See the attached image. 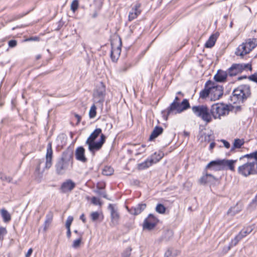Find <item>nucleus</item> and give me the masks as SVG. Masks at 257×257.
<instances>
[{
    "label": "nucleus",
    "mask_w": 257,
    "mask_h": 257,
    "mask_svg": "<svg viewBox=\"0 0 257 257\" xmlns=\"http://www.w3.org/2000/svg\"><path fill=\"white\" fill-rule=\"evenodd\" d=\"M73 166V151L68 148L62 153L57 160L55 165V171L57 175H62L67 171L71 170Z\"/></svg>",
    "instance_id": "nucleus-1"
},
{
    "label": "nucleus",
    "mask_w": 257,
    "mask_h": 257,
    "mask_svg": "<svg viewBox=\"0 0 257 257\" xmlns=\"http://www.w3.org/2000/svg\"><path fill=\"white\" fill-rule=\"evenodd\" d=\"M250 86L248 85H241L235 88L231 96L234 103L243 102L250 95Z\"/></svg>",
    "instance_id": "nucleus-2"
},
{
    "label": "nucleus",
    "mask_w": 257,
    "mask_h": 257,
    "mask_svg": "<svg viewBox=\"0 0 257 257\" xmlns=\"http://www.w3.org/2000/svg\"><path fill=\"white\" fill-rule=\"evenodd\" d=\"M192 110L195 116L200 118L207 123L212 121L210 109L206 105H195Z\"/></svg>",
    "instance_id": "nucleus-3"
},
{
    "label": "nucleus",
    "mask_w": 257,
    "mask_h": 257,
    "mask_svg": "<svg viewBox=\"0 0 257 257\" xmlns=\"http://www.w3.org/2000/svg\"><path fill=\"white\" fill-rule=\"evenodd\" d=\"M53 150L51 143H49L47 147V153L46 154V162L44 164V161L39 160L38 164L36 167V172L40 174H42L45 169H49L52 165Z\"/></svg>",
    "instance_id": "nucleus-4"
},
{
    "label": "nucleus",
    "mask_w": 257,
    "mask_h": 257,
    "mask_svg": "<svg viewBox=\"0 0 257 257\" xmlns=\"http://www.w3.org/2000/svg\"><path fill=\"white\" fill-rule=\"evenodd\" d=\"M257 46V39L255 38L248 39L242 43L236 49L235 54L236 56L243 57L248 54Z\"/></svg>",
    "instance_id": "nucleus-5"
},
{
    "label": "nucleus",
    "mask_w": 257,
    "mask_h": 257,
    "mask_svg": "<svg viewBox=\"0 0 257 257\" xmlns=\"http://www.w3.org/2000/svg\"><path fill=\"white\" fill-rule=\"evenodd\" d=\"M211 118L220 119L221 116H225L229 112V106L223 103L213 104L211 107Z\"/></svg>",
    "instance_id": "nucleus-6"
},
{
    "label": "nucleus",
    "mask_w": 257,
    "mask_h": 257,
    "mask_svg": "<svg viewBox=\"0 0 257 257\" xmlns=\"http://www.w3.org/2000/svg\"><path fill=\"white\" fill-rule=\"evenodd\" d=\"M237 171L239 174L245 177L257 174V163L247 161L246 163L238 168Z\"/></svg>",
    "instance_id": "nucleus-7"
},
{
    "label": "nucleus",
    "mask_w": 257,
    "mask_h": 257,
    "mask_svg": "<svg viewBox=\"0 0 257 257\" xmlns=\"http://www.w3.org/2000/svg\"><path fill=\"white\" fill-rule=\"evenodd\" d=\"M251 70V64H233L228 69V74L230 76H235L237 74L241 73L244 70Z\"/></svg>",
    "instance_id": "nucleus-8"
},
{
    "label": "nucleus",
    "mask_w": 257,
    "mask_h": 257,
    "mask_svg": "<svg viewBox=\"0 0 257 257\" xmlns=\"http://www.w3.org/2000/svg\"><path fill=\"white\" fill-rule=\"evenodd\" d=\"M106 137L103 134H101L100 138L98 142H90L86 141V144L88 146L89 151L94 155L95 153L99 151L102 147L105 141Z\"/></svg>",
    "instance_id": "nucleus-9"
},
{
    "label": "nucleus",
    "mask_w": 257,
    "mask_h": 257,
    "mask_svg": "<svg viewBox=\"0 0 257 257\" xmlns=\"http://www.w3.org/2000/svg\"><path fill=\"white\" fill-rule=\"evenodd\" d=\"M105 95V87L103 83L101 82L97 87L93 95L95 101L98 103H102L104 100Z\"/></svg>",
    "instance_id": "nucleus-10"
},
{
    "label": "nucleus",
    "mask_w": 257,
    "mask_h": 257,
    "mask_svg": "<svg viewBox=\"0 0 257 257\" xmlns=\"http://www.w3.org/2000/svg\"><path fill=\"white\" fill-rule=\"evenodd\" d=\"M182 112L180 103L178 102H173L170 106L165 110L162 111L163 115H166V119L170 114H176Z\"/></svg>",
    "instance_id": "nucleus-11"
},
{
    "label": "nucleus",
    "mask_w": 257,
    "mask_h": 257,
    "mask_svg": "<svg viewBox=\"0 0 257 257\" xmlns=\"http://www.w3.org/2000/svg\"><path fill=\"white\" fill-rule=\"evenodd\" d=\"M159 221L158 219L153 214H150L146 218L143 223L144 229L152 230L153 229Z\"/></svg>",
    "instance_id": "nucleus-12"
},
{
    "label": "nucleus",
    "mask_w": 257,
    "mask_h": 257,
    "mask_svg": "<svg viewBox=\"0 0 257 257\" xmlns=\"http://www.w3.org/2000/svg\"><path fill=\"white\" fill-rule=\"evenodd\" d=\"M146 208L145 203H140L136 206L132 207L130 208L126 207L128 212L133 215H137L140 214Z\"/></svg>",
    "instance_id": "nucleus-13"
},
{
    "label": "nucleus",
    "mask_w": 257,
    "mask_h": 257,
    "mask_svg": "<svg viewBox=\"0 0 257 257\" xmlns=\"http://www.w3.org/2000/svg\"><path fill=\"white\" fill-rule=\"evenodd\" d=\"M76 159L83 163L87 161V159L85 156V149L83 147H79L75 150V153Z\"/></svg>",
    "instance_id": "nucleus-14"
},
{
    "label": "nucleus",
    "mask_w": 257,
    "mask_h": 257,
    "mask_svg": "<svg viewBox=\"0 0 257 257\" xmlns=\"http://www.w3.org/2000/svg\"><path fill=\"white\" fill-rule=\"evenodd\" d=\"M75 186V184L71 180H67L64 182L60 187V191L63 193L70 192Z\"/></svg>",
    "instance_id": "nucleus-15"
},
{
    "label": "nucleus",
    "mask_w": 257,
    "mask_h": 257,
    "mask_svg": "<svg viewBox=\"0 0 257 257\" xmlns=\"http://www.w3.org/2000/svg\"><path fill=\"white\" fill-rule=\"evenodd\" d=\"M108 208L110 211L111 222L113 224H116L119 218L117 209L115 207L114 205L112 204H109Z\"/></svg>",
    "instance_id": "nucleus-16"
},
{
    "label": "nucleus",
    "mask_w": 257,
    "mask_h": 257,
    "mask_svg": "<svg viewBox=\"0 0 257 257\" xmlns=\"http://www.w3.org/2000/svg\"><path fill=\"white\" fill-rule=\"evenodd\" d=\"M211 94H213V99H218L221 97L223 94V88L221 86L216 85L215 86L213 82L212 86L211 88Z\"/></svg>",
    "instance_id": "nucleus-17"
},
{
    "label": "nucleus",
    "mask_w": 257,
    "mask_h": 257,
    "mask_svg": "<svg viewBox=\"0 0 257 257\" xmlns=\"http://www.w3.org/2000/svg\"><path fill=\"white\" fill-rule=\"evenodd\" d=\"M212 84L213 82L210 80H208L206 82L205 88L200 92V98L202 99L206 98L209 96L210 93L211 94V88Z\"/></svg>",
    "instance_id": "nucleus-18"
},
{
    "label": "nucleus",
    "mask_w": 257,
    "mask_h": 257,
    "mask_svg": "<svg viewBox=\"0 0 257 257\" xmlns=\"http://www.w3.org/2000/svg\"><path fill=\"white\" fill-rule=\"evenodd\" d=\"M141 4L137 3L132 8L131 11L129 13L128 20L132 21L137 18V17L140 15L141 11L140 10Z\"/></svg>",
    "instance_id": "nucleus-19"
},
{
    "label": "nucleus",
    "mask_w": 257,
    "mask_h": 257,
    "mask_svg": "<svg viewBox=\"0 0 257 257\" xmlns=\"http://www.w3.org/2000/svg\"><path fill=\"white\" fill-rule=\"evenodd\" d=\"M206 169L215 171L223 170L222 160H218L210 162L206 167Z\"/></svg>",
    "instance_id": "nucleus-20"
},
{
    "label": "nucleus",
    "mask_w": 257,
    "mask_h": 257,
    "mask_svg": "<svg viewBox=\"0 0 257 257\" xmlns=\"http://www.w3.org/2000/svg\"><path fill=\"white\" fill-rule=\"evenodd\" d=\"M236 162V160H222L223 170L228 169L231 171H234V164Z\"/></svg>",
    "instance_id": "nucleus-21"
},
{
    "label": "nucleus",
    "mask_w": 257,
    "mask_h": 257,
    "mask_svg": "<svg viewBox=\"0 0 257 257\" xmlns=\"http://www.w3.org/2000/svg\"><path fill=\"white\" fill-rule=\"evenodd\" d=\"M120 52L121 49L120 46L114 47L112 46L110 57L113 62H116L120 54Z\"/></svg>",
    "instance_id": "nucleus-22"
},
{
    "label": "nucleus",
    "mask_w": 257,
    "mask_h": 257,
    "mask_svg": "<svg viewBox=\"0 0 257 257\" xmlns=\"http://www.w3.org/2000/svg\"><path fill=\"white\" fill-rule=\"evenodd\" d=\"M228 72L222 70H218L214 75V79L217 82H222L224 81L227 76Z\"/></svg>",
    "instance_id": "nucleus-23"
},
{
    "label": "nucleus",
    "mask_w": 257,
    "mask_h": 257,
    "mask_svg": "<svg viewBox=\"0 0 257 257\" xmlns=\"http://www.w3.org/2000/svg\"><path fill=\"white\" fill-rule=\"evenodd\" d=\"M163 128L161 126H156L154 128L151 135L150 136L149 140L152 141L157 138L159 135L162 134Z\"/></svg>",
    "instance_id": "nucleus-24"
},
{
    "label": "nucleus",
    "mask_w": 257,
    "mask_h": 257,
    "mask_svg": "<svg viewBox=\"0 0 257 257\" xmlns=\"http://www.w3.org/2000/svg\"><path fill=\"white\" fill-rule=\"evenodd\" d=\"M244 158H246L247 161H251V162L257 163V151L240 157L239 160H241Z\"/></svg>",
    "instance_id": "nucleus-25"
},
{
    "label": "nucleus",
    "mask_w": 257,
    "mask_h": 257,
    "mask_svg": "<svg viewBox=\"0 0 257 257\" xmlns=\"http://www.w3.org/2000/svg\"><path fill=\"white\" fill-rule=\"evenodd\" d=\"M1 216L6 223H9L12 219L11 214L5 209H1Z\"/></svg>",
    "instance_id": "nucleus-26"
},
{
    "label": "nucleus",
    "mask_w": 257,
    "mask_h": 257,
    "mask_svg": "<svg viewBox=\"0 0 257 257\" xmlns=\"http://www.w3.org/2000/svg\"><path fill=\"white\" fill-rule=\"evenodd\" d=\"M132 147L133 148L132 150L130 151L132 152L135 151V155L136 156L143 153L145 151L146 145H142L141 146H140L139 145L134 144Z\"/></svg>",
    "instance_id": "nucleus-27"
},
{
    "label": "nucleus",
    "mask_w": 257,
    "mask_h": 257,
    "mask_svg": "<svg viewBox=\"0 0 257 257\" xmlns=\"http://www.w3.org/2000/svg\"><path fill=\"white\" fill-rule=\"evenodd\" d=\"M244 144L243 139H235L234 140L233 146L230 149V152H232L235 149H240Z\"/></svg>",
    "instance_id": "nucleus-28"
},
{
    "label": "nucleus",
    "mask_w": 257,
    "mask_h": 257,
    "mask_svg": "<svg viewBox=\"0 0 257 257\" xmlns=\"http://www.w3.org/2000/svg\"><path fill=\"white\" fill-rule=\"evenodd\" d=\"M153 164H154L153 160L151 158L150 159H147L144 162L139 164L138 165V168L140 170H144L149 168Z\"/></svg>",
    "instance_id": "nucleus-29"
},
{
    "label": "nucleus",
    "mask_w": 257,
    "mask_h": 257,
    "mask_svg": "<svg viewBox=\"0 0 257 257\" xmlns=\"http://www.w3.org/2000/svg\"><path fill=\"white\" fill-rule=\"evenodd\" d=\"M101 133V128H98L95 129L88 138L86 141H89L90 142L95 141V139Z\"/></svg>",
    "instance_id": "nucleus-30"
},
{
    "label": "nucleus",
    "mask_w": 257,
    "mask_h": 257,
    "mask_svg": "<svg viewBox=\"0 0 257 257\" xmlns=\"http://www.w3.org/2000/svg\"><path fill=\"white\" fill-rule=\"evenodd\" d=\"M242 238V235L238 233L233 239L231 240L228 247V250H229L232 247L235 246Z\"/></svg>",
    "instance_id": "nucleus-31"
},
{
    "label": "nucleus",
    "mask_w": 257,
    "mask_h": 257,
    "mask_svg": "<svg viewBox=\"0 0 257 257\" xmlns=\"http://www.w3.org/2000/svg\"><path fill=\"white\" fill-rule=\"evenodd\" d=\"M180 253L179 251L173 248H169L165 253V257H176Z\"/></svg>",
    "instance_id": "nucleus-32"
},
{
    "label": "nucleus",
    "mask_w": 257,
    "mask_h": 257,
    "mask_svg": "<svg viewBox=\"0 0 257 257\" xmlns=\"http://www.w3.org/2000/svg\"><path fill=\"white\" fill-rule=\"evenodd\" d=\"M164 153L163 152L159 151L158 152L155 153L151 157V159L153 160L154 163L158 162L163 157Z\"/></svg>",
    "instance_id": "nucleus-33"
},
{
    "label": "nucleus",
    "mask_w": 257,
    "mask_h": 257,
    "mask_svg": "<svg viewBox=\"0 0 257 257\" xmlns=\"http://www.w3.org/2000/svg\"><path fill=\"white\" fill-rule=\"evenodd\" d=\"M216 41V37L214 35H212L208 40L206 41L205 46L206 48H212L215 44Z\"/></svg>",
    "instance_id": "nucleus-34"
},
{
    "label": "nucleus",
    "mask_w": 257,
    "mask_h": 257,
    "mask_svg": "<svg viewBox=\"0 0 257 257\" xmlns=\"http://www.w3.org/2000/svg\"><path fill=\"white\" fill-rule=\"evenodd\" d=\"M53 219V215L51 213H49L46 215V219L44 223V230L46 231L48 226H49L50 224L52 222Z\"/></svg>",
    "instance_id": "nucleus-35"
},
{
    "label": "nucleus",
    "mask_w": 257,
    "mask_h": 257,
    "mask_svg": "<svg viewBox=\"0 0 257 257\" xmlns=\"http://www.w3.org/2000/svg\"><path fill=\"white\" fill-rule=\"evenodd\" d=\"M253 228L254 226H248L241 230L239 233L242 235V237H244L250 233L252 231Z\"/></svg>",
    "instance_id": "nucleus-36"
},
{
    "label": "nucleus",
    "mask_w": 257,
    "mask_h": 257,
    "mask_svg": "<svg viewBox=\"0 0 257 257\" xmlns=\"http://www.w3.org/2000/svg\"><path fill=\"white\" fill-rule=\"evenodd\" d=\"M113 169L110 166H105L102 170V174L105 176H109L113 173Z\"/></svg>",
    "instance_id": "nucleus-37"
},
{
    "label": "nucleus",
    "mask_w": 257,
    "mask_h": 257,
    "mask_svg": "<svg viewBox=\"0 0 257 257\" xmlns=\"http://www.w3.org/2000/svg\"><path fill=\"white\" fill-rule=\"evenodd\" d=\"M96 6V9L95 10L94 13L93 14L92 17L93 18H96L98 15V12L100 10L102 6V3L101 1H97L95 2Z\"/></svg>",
    "instance_id": "nucleus-38"
},
{
    "label": "nucleus",
    "mask_w": 257,
    "mask_h": 257,
    "mask_svg": "<svg viewBox=\"0 0 257 257\" xmlns=\"http://www.w3.org/2000/svg\"><path fill=\"white\" fill-rule=\"evenodd\" d=\"M57 141L58 142L59 146H63L66 143V137L64 135H59L57 138Z\"/></svg>",
    "instance_id": "nucleus-39"
},
{
    "label": "nucleus",
    "mask_w": 257,
    "mask_h": 257,
    "mask_svg": "<svg viewBox=\"0 0 257 257\" xmlns=\"http://www.w3.org/2000/svg\"><path fill=\"white\" fill-rule=\"evenodd\" d=\"M181 111H183L187 109L190 108V105L188 100L187 99H184L180 103Z\"/></svg>",
    "instance_id": "nucleus-40"
},
{
    "label": "nucleus",
    "mask_w": 257,
    "mask_h": 257,
    "mask_svg": "<svg viewBox=\"0 0 257 257\" xmlns=\"http://www.w3.org/2000/svg\"><path fill=\"white\" fill-rule=\"evenodd\" d=\"M80 235V237L75 240L73 241V243L72 244V246L74 248H77L80 246L81 242V236L82 235V233H79Z\"/></svg>",
    "instance_id": "nucleus-41"
},
{
    "label": "nucleus",
    "mask_w": 257,
    "mask_h": 257,
    "mask_svg": "<svg viewBox=\"0 0 257 257\" xmlns=\"http://www.w3.org/2000/svg\"><path fill=\"white\" fill-rule=\"evenodd\" d=\"M96 114V107L94 104H93L89 110V116L91 118H94Z\"/></svg>",
    "instance_id": "nucleus-42"
},
{
    "label": "nucleus",
    "mask_w": 257,
    "mask_h": 257,
    "mask_svg": "<svg viewBox=\"0 0 257 257\" xmlns=\"http://www.w3.org/2000/svg\"><path fill=\"white\" fill-rule=\"evenodd\" d=\"M156 211L160 214H163L165 212L166 208L163 204H158L156 207Z\"/></svg>",
    "instance_id": "nucleus-43"
},
{
    "label": "nucleus",
    "mask_w": 257,
    "mask_h": 257,
    "mask_svg": "<svg viewBox=\"0 0 257 257\" xmlns=\"http://www.w3.org/2000/svg\"><path fill=\"white\" fill-rule=\"evenodd\" d=\"M210 137L211 136L210 135L207 134L206 133H202L200 135L199 139L201 140V141H205L209 142L210 141Z\"/></svg>",
    "instance_id": "nucleus-44"
},
{
    "label": "nucleus",
    "mask_w": 257,
    "mask_h": 257,
    "mask_svg": "<svg viewBox=\"0 0 257 257\" xmlns=\"http://www.w3.org/2000/svg\"><path fill=\"white\" fill-rule=\"evenodd\" d=\"M238 204H237L236 206L231 208L228 211L227 213L232 216L234 215L235 214L239 212V210H238Z\"/></svg>",
    "instance_id": "nucleus-45"
},
{
    "label": "nucleus",
    "mask_w": 257,
    "mask_h": 257,
    "mask_svg": "<svg viewBox=\"0 0 257 257\" xmlns=\"http://www.w3.org/2000/svg\"><path fill=\"white\" fill-rule=\"evenodd\" d=\"M79 2L78 0H73L71 4V10L75 12L78 9Z\"/></svg>",
    "instance_id": "nucleus-46"
},
{
    "label": "nucleus",
    "mask_w": 257,
    "mask_h": 257,
    "mask_svg": "<svg viewBox=\"0 0 257 257\" xmlns=\"http://www.w3.org/2000/svg\"><path fill=\"white\" fill-rule=\"evenodd\" d=\"M132 249L131 247L129 246L127 247L122 254V257H129L131 255Z\"/></svg>",
    "instance_id": "nucleus-47"
},
{
    "label": "nucleus",
    "mask_w": 257,
    "mask_h": 257,
    "mask_svg": "<svg viewBox=\"0 0 257 257\" xmlns=\"http://www.w3.org/2000/svg\"><path fill=\"white\" fill-rule=\"evenodd\" d=\"M73 220V217L72 216H69L68 217L65 224L66 228H70V226Z\"/></svg>",
    "instance_id": "nucleus-48"
},
{
    "label": "nucleus",
    "mask_w": 257,
    "mask_h": 257,
    "mask_svg": "<svg viewBox=\"0 0 257 257\" xmlns=\"http://www.w3.org/2000/svg\"><path fill=\"white\" fill-rule=\"evenodd\" d=\"M207 182L210 183H213L216 181V178L213 175L207 174Z\"/></svg>",
    "instance_id": "nucleus-49"
},
{
    "label": "nucleus",
    "mask_w": 257,
    "mask_h": 257,
    "mask_svg": "<svg viewBox=\"0 0 257 257\" xmlns=\"http://www.w3.org/2000/svg\"><path fill=\"white\" fill-rule=\"evenodd\" d=\"M94 192L98 195L101 196L104 198H107V195L105 191H102V190H95Z\"/></svg>",
    "instance_id": "nucleus-50"
},
{
    "label": "nucleus",
    "mask_w": 257,
    "mask_h": 257,
    "mask_svg": "<svg viewBox=\"0 0 257 257\" xmlns=\"http://www.w3.org/2000/svg\"><path fill=\"white\" fill-rule=\"evenodd\" d=\"M91 202H92V203H93L94 205H95L101 204L99 199H98L95 197H93L91 198Z\"/></svg>",
    "instance_id": "nucleus-51"
},
{
    "label": "nucleus",
    "mask_w": 257,
    "mask_h": 257,
    "mask_svg": "<svg viewBox=\"0 0 257 257\" xmlns=\"http://www.w3.org/2000/svg\"><path fill=\"white\" fill-rule=\"evenodd\" d=\"M207 174L205 176H202L199 180L200 183L202 184L207 183Z\"/></svg>",
    "instance_id": "nucleus-52"
},
{
    "label": "nucleus",
    "mask_w": 257,
    "mask_h": 257,
    "mask_svg": "<svg viewBox=\"0 0 257 257\" xmlns=\"http://www.w3.org/2000/svg\"><path fill=\"white\" fill-rule=\"evenodd\" d=\"M99 217V213L97 212H93L91 214V218L93 221L96 220Z\"/></svg>",
    "instance_id": "nucleus-53"
},
{
    "label": "nucleus",
    "mask_w": 257,
    "mask_h": 257,
    "mask_svg": "<svg viewBox=\"0 0 257 257\" xmlns=\"http://www.w3.org/2000/svg\"><path fill=\"white\" fill-rule=\"evenodd\" d=\"M17 42L15 40H12L9 41L8 45L10 48H14L17 46Z\"/></svg>",
    "instance_id": "nucleus-54"
},
{
    "label": "nucleus",
    "mask_w": 257,
    "mask_h": 257,
    "mask_svg": "<svg viewBox=\"0 0 257 257\" xmlns=\"http://www.w3.org/2000/svg\"><path fill=\"white\" fill-rule=\"evenodd\" d=\"M105 187V184L104 183H98L96 185V190H102Z\"/></svg>",
    "instance_id": "nucleus-55"
},
{
    "label": "nucleus",
    "mask_w": 257,
    "mask_h": 257,
    "mask_svg": "<svg viewBox=\"0 0 257 257\" xmlns=\"http://www.w3.org/2000/svg\"><path fill=\"white\" fill-rule=\"evenodd\" d=\"M221 142H222L224 147L226 149H229L230 147V143L226 140H221Z\"/></svg>",
    "instance_id": "nucleus-56"
},
{
    "label": "nucleus",
    "mask_w": 257,
    "mask_h": 257,
    "mask_svg": "<svg viewBox=\"0 0 257 257\" xmlns=\"http://www.w3.org/2000/svg\"><path fill=\"white\" fill-rule=\"evenodd\" d=\"M249 80L255 82L257 80V74L254 73L248 77Z\"/></svg>",
    "instance_id": "nucleus-57"
},
{
    "label": "nucleus",
    "mask_w": 257,
    "mask_h": 257,
    "mask_svg": "<svg viewBox=\"0 0 257 257\" xmlns=\"http://www.w3.org/2000/svg\"><path fill=\"white\" fill-rule=\"evenodd\" d=\"M1 180H4V181H6L8 182H10L12 179L11 177H4V176H1Z\"/></svg>",
    "instance_id": "nucleus-58"
},
{
    "label": "nucleus",
    "mask_w": 257,
    "mask_h": 257,
    "mask_svg": "<svg viewBox=\"0 0 257 257\" xmlns=\"http://www.w3.org/2000/svg\"><path fill=\"white\" fill-rule=\"evenodd\" d=\"M33 252V249L32 248H30L27 253L25 255V257H30L32 253Z\"/></svg>",
    "instance_id": "nucleus-59"
},
{
    "label": "nucleus",
    "mask_w": 257,
    "mask_h": 257,
    "mask_svg": "<svg viewBox=\"0 0 257 257\" xmlns=\"http://www.w3.org/2000/svg\"><path fill=\"white\" fill-rule=\"evenodd\" d=\"M67 228V236L68 238H70V237H71V230H70V228Z\"/></svg>",
    "instance_id": "nucleus-60"
},
{
    "label": "nucleus",
    "mask_w": 257,
    "mask_h": 257,
    "mask_svg": "<svg viewBox=\"0 0 257 257\" xmlns=\"http://www.w3.org/2000/svg\"><path fill=\"white\" fill-rule=\"evenodd\" d=\"M80 219L83 221V223H85L86 222V218L84 215V214H82L80 216Z\"/></svg>",
    "instance_id": "nucleus-61"
},
{
    "label": "nucleus",
    "mask_w": 257,
    "mask_h": 257,
    "mask_svg": "<svg viewBox=\"0 0 257 257\" xmlns=\"http://www.w3.org/2000/svg\"><path fill=\"white\" fill-rule=\"evenodd\" d=\"M7 232L6 228L1 227V235L5 234Z\"/></svg>",
    "instance_id": "nucleus-62"
},
{
    "label": "nucleus",
    "mask_w": 257,
    "mask_h": 257,
    "mask_svg": "<svg viewBox=\"0 0 257 257\" xmlns=\"http://www.w3.org/2000/svg\"><path fill=\"white\" fill-rule=\"evenodd\" d=\"M215 146V143L214 142H212L210 143L209 146V150H212Z\"/></svg>",
    "instance_id": "nucleus-63"
},
{
    "label": "nucleus",
    "mask_w": 257,
    "mask_h": 257,
    "mask_svg": "<svg viewBox=\"0 0 257 257\" xmlns=\"http://www.w3.org/2000/svg\"><path fill=\"white\" fill-rule=\"evenodd\" d=\"M74 116L77 118L78 122H79L81 121V116L78 114H75Z\"/></svg>",
    "instance_id": "nucleus-64"
}]
</instances>
